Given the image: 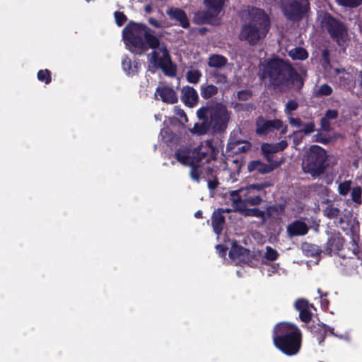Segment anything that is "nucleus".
<instances>
[{"label":"nucleus","mask_w":362,"mask_h":362,"mask_svg":"<svg viewBox=\"0 0 362 362\" xmlns=\"http://www.w3.org/2000/svg\"><path fill=\"white\" fill-rule=\"evenodd\" d=\"M298 107V103L294 100H290L287 102L285 106V113L287 116H292V112L295 111Z\"/></svg>","instance_id":"nucleus-45"},{"label":"nucleus","mask_w":362,"mask_h":362,"mask_svg":"<svg viewBox=\"0 0 362 362\" xmlns=\"http://www.w3.org/2000/svg\"><path fill=\"white\" fill-rule=\"evenodd\" d=\"M202 123H195L191 132L197 135H204L211 129L209 119H201Z\"/></svg>","instance_id":"nucleus-31"},{"label":"nucleus","mask_w":362,"mask_h":362,"mask_svg":"<svg viewBox=\"0 0 362 362\" xmlns=\"http://www.w3.org/2000/svg\"><path fill=\"white\" fill-rule=\"evenodd\" d=\"M225 222V216L223 215L222 208L214 210L211 216V226L216 235H219L222 233Z\"/></svg>","instance_id":"nucleus-21"},{"label":"nucleus","mask_w":362,"mask_h":362,"mask_svg":"<svg viewBox=\"0 0 362 362\" xmlns=\"http://www.w3.org/2000/svg\"><path fill=\"white\" fill-rule=\"evenodd\" d=\"M252 148V144L250 141L246 140H235L230 138L226 146V150L228 152L233 153H246L250 151Z\"/></svg>","instance_id":"nucleus-16"},{"label":"nucleus","mask_w":362,"mask_h":362,"mask_svg":"<svg viewBox=\"0 0 362 362\" xmlns=\"http://www.w3.org/2000/svg\"><path fill=\"white\" fill-rule=\"evenodd\" d=\"M339 5L349 7L356 8L362 4V0H337Z\"/></svg>","instance_id":"nucleus-43"},{"label":"nucleus","mask_w":362,"mask_h":362,"mask_svg":"<svg viewBox=\"0 0 362 362\" xmlns=\"http://www.w3.org/2000/svg\"><path fill=\"white\" fill-rule=\"evenodd\" d=\"M332 87L327 84H322L315 92L316 97L329 96L332 93Z\"/></svg>","instance_id":"nucleus-39"},{"label":"nucleus","mask_w":362,"mask_h":362,"mask_svg":"<svg viewBox=\"0 0 362 362\" xmlns=\"http://www.w3.org/2000/svg\"><path fill=\"white\" fill-rule=\"evenodd\" d=\"M156 95H158L162 101L168 104H175L178 100L176 92L172 88L168 86L157 87Z\"/></svg>","instance_id":"nucleus-19"},{"label":"nucleus","mask_w":362,"mask_h":362,"mask_svg":"<svg viewBox=\"0 0 362 362\" xmlns=\"http://www.w3.org/2000/svg\"><path fill=\"white\" fill-rule=\"evenodd\" d=\"M238 211L245 216H252L260 218L263 223H266L265 214L264 211L258 208L248 209L245 206H242L241 208L238 209Z\"/></svg>","instance_id":"nucleus-27"},{"label":"nucleus","mask_w":362,"mask_h":362,"mask_svg":"<svg viewBox=\"0 0 362 362\" xmlns=\"http://www.w3.org/2000/svg\"><path fill=\"white\" fill-rule=\"evenodd\" d=\"M337 226L345 232L350 230L353 235H354L356 230V226L351 223V217L347 215H344L339 218Z\"/></svg>","instance_id":"nucleus-30"},{"label":"nucleus","mask_w":362,"mask_h":362,"mask_svg":"<svg viewBox=\"0 0 362 362\" xmlns=\"http://www.w3.org/2000/svg\"><path fill=\"white\" fill-rule=\"evenodd\" d=\"M295 308L297 310L300 311L309 308L308 300L305 299H298L295 303Z\"/></svg>","instance_id":"nucleus-51"},{"label":"nucleus","mask_w":362,"mask_h":362,"mask_svg":"<svg viewBox=\"0 0 362 362\" xmlns=\"http://www.w3.org/2000/svg\"><path fill=\"white\" fill-rule=\"evenodd\" d=\"M263 157L265 158V160L267 161V165H272V164H276L277 165V168L281 166L282 163L284 162V160L281 159V160H276L274 159V153H271L268 155L263 156Z\"/></svg>","instance_id":"nucleus-52"},{"label":"nucleus","mask_w":362,"mask_h":362,"mask_svg":"<svg viewBox=\"0 0 362 362\" xmlns=\"http://www.w3.org/2000/svg\"><path fill=\"white\" fill-rule=\"evenodd\" d=\"M312 317L313 314L309 310V308L299 311L300 320L305 323L310 322L312 320Z\"/></svg>","instance_id":"nucleus-49"},{"label":"nucleus","mask_w":362,"mask_h":362,"mask_svg":"<svg viewBox=\"0 0 362 362\" xmlns=\"http://www.w3.org/2000/svg\"><path fill=\"white\" fill-rule=\"evenodd\" d=\"M321 57H322V61L325 64H330V52H329L328 49H324L322 51Z\"/></svg>","instance_id":"nucleus-55"},{"label":"nucleus","mask_w":362,"mask_h":362,"mask_svg":"<svg viewBox=\"0 0 362 362\" xmlns=\"http://www.w3.org/2000/svg\"><path fill=\"white\" fill-rule=\"evenodd\" d=\"M263 77L268 78L269 84L275 88L296 86L300 91L304 86V80L288 60L278 57L265 62L262 70Z\"/></svg>","instance_id":"nucleus-1"},{"label":"nucleus","mask_w":362,"mask_h":362,"mask_svg":"<svg viewBox=\"0 0 362 362\" xmlns=\"http://www.w3.org/2000/svg\"><path fill=\"white\" fill-rule=\"evenodd\" d=\"M229 257L236 262L237 264L252 263L254 255L249 249L238 245L235 241L232 243L231 249L229 251Z\"/></svg>","instance_id":"nucleus-12"},{"label":"nucleus","mask_w":362,"mask_h":362,"mask_svg":"<svg viewBox=\"0 0 362 362\" xmlns=\"http://www.w3.org/2000/svg\"><path fill=\"white\" fill-rule=\"evenodd\" d=\"M160 136L168 145H170L177 141V135L168 128L161 129Z\"/></svg>","instance_id":"nucleus-34"},{"label":"nucleus","mask_w":362,"mask_h":362,"mask_svg":"<svg viewBox=\"0 0 362 362\" xmlns=\"http://www.w3.org/2000/svg\"><path fill=\"white\" fill-rule=\"evenodd\" d=\"M271 186L272 183L270 181L248 185L245 187V202L250 206L260 204L263 201L262 197L266 194L265 189Z\"/></svg>","instance_id":"nucleus-10"},{"label":"nucleus","mask_w":362,"mask_h":362,"mask_svg":"<svg viewBox=\"0 0 362 362\" xmlns=\"http://www.w3.org/2000/svg\"><path fill=\"white\" fill-rule=\"evenodd\" d=\"M282 127V121L278 119L267 120L263 116H259L255 120V133L259 136H266Z\"/></svg>","instance_id":"nucleus-11"},{"label":"nucleus","mask_w":362,"mask_h":362,"mask_svg":"<svg viewBox=\"0 0 362 362\" xmlns=\"http://www.w3.org/2000/svg\"><path fill=\"white\" fill-rule=\"evenodd\" d=\"M303 248L307 252V255L310 257H315L320 254L318 248L315 245L304 243Z\"/></svg>","instance_id":"nucleus-42"},{"label":"nucleus","mask_w":362,"mask_h":362,"mask_svg":"<svg viewBox=\"0 0 362 362\" xmlns=\"http://www.w3.org/2000/svg\"><path fill=\"white\" fill-rule=\"evenodd\" d=\"M317 293L320 294V296L321 298H322L323 296H327V293H324L320 288L317 289Z\"/></svg>","instance_id":"nucleus-64"},{"label":"nucleus","mask_w":362,"mask_h":362,"mask_svg":"<svg viewBox=\"0 0 362 362\" xmlns=\"http://www.w3.org/2000/svg\"><path fill=\"white\" fill-rule=\"evenodd\" d=\"M340 213V209L337 207H334L332 204L328 205L323 210L324 215L329 219L337 218L339 216Z\"/></svg>","instance_id":"nucleus-35"},{"label":"nucleus","mask_w":362,"mask_h":362,"mask_svg":"<svg viewBox=\"0 0 362 362\" xmlns=\"http://www.w3.org/2000/svg\"><path fill=\"white\" fill-rule=\"evenodd\" d=\"M228 63V59L223 55L211 54L207 64L209 67L221 69Z\"/></svg>","instance_id":"nucleus-29"},{"label":"nucleus","mask_w":362,"mask_h":362,"mask_svg":"<svg viewBox=\"0 0 362 362\" xmlns=\"http://www.w3.org/2000/svg\"><path fill=\"white\" fill-rule=\"evenodd\" d=\"M339 116V112L337 110L329 109L325 113V116L320 119V127L321 129L325 132H329L331 129L330 127V119H336Z\"/></svg>","instance_id":"nucleus-26"},{"label":"nucleus","mask_w":362,"mask_h":362,"mask_svg":"<svg viewBox=\"0 0 362 362\" xmlns=\"http://www.w3.org/2000/svg\"><path fill=\"white\" fill-rule=\"evenodd\" d=\"M181 92V100L186 106L193 107L197 104L199 96L197 90L193 87L185 86Z\"/></svg>","instance_id":"nucleus-18"},{"label":"nucleus","mask_w":362,"mask_h":362,"mask_svg":"<svg viewBox=\"0 0 362 362\" xmlns=\"http://www.w3.org/2000/svg\"><path fill=\"white\" fill-rule=\"evenodd\" d=\"M315 131V124L314 122H310L304 124L303 129L300 130V132L305 134H310Z\"/></svg>","instance_id":"nucleus-53"},{"label":"nucleus","mask_w":362,"mask_h":362,"mask_svg":"<svg viewBox=\"0 0 362 362\" xmlns=\"http://www.w3.org/2000/svg\"><path fill=\"white\" fill-rule=\"evenodd\" d=\"M275 210L276 209V207L274 206H269L267 209V211H264V214H265V218H266V221L269 218H271L272 217V213L271 211V210Z\"/></svg>","instance_id":"nucleus-61"},{"label":"nucleus","mask_w":362,"mask_h":362,"mask_svg":"<svg viewBox=\"0 0 362 362\" xmlns=\"http://www.w3.org/2000/svg\"><path fill=\"white\" fill-rule=\"evenodd\" d=\"M245 188H240L237 190H233L230 192V200L234 211H238V208L247 204L244 200Z\"/></svg>","instance_id":"nucleus-25"},{"label":"nucleus","mask_w":362,"mask_h":362,"mask_svg":"<svg viewBox=\"0 0 362 362\" xmlns=\"http://www.w3.org/2000/svg\"><path fill=\"white\" fill-rule=\"evenodd\" d=\"M167 13L170 19L178 21L180 25L183 28H187L189 27V21L186 13L182 9L179 8H171L168 11Z\"/></svg>","instance_id":"nucleus-23"},{"label":"nucleus","mask_w":362,"mask_h":362,"mask_svg":"<svg viewBox=\"0 0 362 362\" xmlns=\"http://www.w3.org/2000/svg\"><path fill=\"white\" fill-rule=\"evenodd\" d=\"M215 148L211 146L210 141L206 142V146L199 145L192 151L193 162L199 164L209 163L215 158L214 155Z\"/></svg>","instance_id":"nucleus-13"},{"label":"nucleus","mask_w":362,"mask_h":362,"mask_svg":"<svg viewBox=\"0 0 362 362\" xmlns=\"http://www.w3.org/2000/svg\"><path fill=\"white\" fill-rule=\"evenodd\" d=\"M218 88L212 84H203L200 88V94L204 99H209L218 93Z\"/></svg>","instance_id":"nucleus-32"},{"label":"nucleus","mask_w":362,"mask_h":362,"mask_svg":"<svg viewBox=\"0 0 362 362\" xmlns=\"http://www.w3.org/2000/svg\"><path fill=\"white\" fill-rule=\"evenodd\" d=\"M333 328H329L325 324H317L311 327V332L316 338L319 344H321L325 341L328 331L333 334Z\"/></svg>","instance_id":"nucleus-24"},{"label":"nucleus","mask_w":362,"mask_h":362,"mask_svg":"<svg viewBox=\"0 0 362 362\" xmlns=\"http://www.w3.org/2000/svg\"><path fill=\"white\" fill-rule=\"evenodd\" d=\"M150 54L149 62L156 68H159L163 74L169 77H175L177 74V66L172 61L170 52L164 42L153 49Z\"/></svg>","instance_id":"nucleus-8"},{"label":"nucleus","mask_w":362,"mask_h":362,"mask_svg":"<svg viewBox=\"0 0 362 362\" xmlns=\"http://www.w3.org/2000/svg\"><path fill=\"white\" fill-rule=\"evenodd\" d=\"M174 112L176 115L179 116L180 118H184L185 120H187V117L185 111L180 106L174 107Z\"/></svg>","instance_id":"nucleus-56"},{"label":"nucleus","mask_w":362,"mask_h":362,"mask_svg":"<svg viewBox=\"0 0 362 362\" xmlns=\"http://www.w3.org/2000/svg\"><path fill=\"white\" fill-rule=\"evenodd\" d=\"M247 170L249 173L256 171L261 175L269 174L277 168L276 164L267 165L261 160H253L248 163Z\"/></svg>","instance_id":"nucleus-15"},{"label":"nucleus","mask_w":362,"mask_h":362,"mask_svg":"<svg viewBox=\"0 0 362 362\" xmlns=\"http://www.w3.org/2000/svg\"><path fill=\"white\" fill-rule=\"evenodd\" d=\"M252 16L247 23L242 25L239 39L254 46L267 36L270 29V21L264 11L261 8L255 9Z\"/></svg>","instance_id":"nucleus-4"},{"label":"nucleus","mask_w":362,"mask_h":362,"mask_svg":"<svg viewBox=\"0 0 362 362\" xmlns=\"http://www.w3.org/2000/svg\"><path fill=\"white\" fill-rule=\"evenodd\" d=\"M194 216H195L196 218H203L202 211H197L194 214Z\"/></svg>","instance_id":"nucleus-63"},{"label":"nucleus","mask_w":362,"mask_h":362,"mask_svg":"<svg viewBox=\"0 0 362 362\" xmlns=\"http://www.w3.org/2000/svg\"><path fill=\"white\" fill-rule=\"evenodd\" d=\"M351 183L352 182L351 180H345L341 182L338 186L339 194L342 196L347 195L351 190Z\"/></svg>","instance_id":"nucleus-40"},{"label":"nucleus","mask_w":362,"mask_h":362,"mask_svg":"<svg viewBox=\"0 0 362 362\" xmlns=\"http://www.w3.org/2000/svg\"><path fill=\"white\" fill-rule=\"evenodd\" d=\"M122 66L124 71L128 75L133 76L139 72V66L138 62H132L131 59L126 56L122 59Z\"/></svg>","instance_id":"nucleus-28"},{"label":"nucleus","mask_w":362,"mask_h":362,"mask_svg":"<svg viewBox=\"0 0 362 362\" xmlns=\"http://www.w3.org/2000/svg\"><path fill=\"white\" fill-rule=\"evenodd\" d=\"M207 11L204 13V18L216 17L222 11L224 0H204Z\"/></svg>","instance_id":"nucleus-17"},{"label":"nucleus","mask_w":362,"mask_h":362,"mask_svg":"<svg viewBox=\"0 0 362 362\" xmlns=\"http://www.w3.org/2000/svg\"><path fill=\"white\" fill-rule=\"evenodd\" d=\"M288 56L293 60H305L308 57V52L305 49L297 47L288 52Z\"/></svg>","instance_id":"nucleus-33"},{"label":"nucleus","mask_w":362,"mask_h":362,"mask_svg":"<svg viewBox=\"0 0 362 362\" xmlns=\"http://www.w3.org/2000/svg\"><path fill=\"white\" fill-rule=\"evenodd\" d=\"M288 117L289 124L291 126H294V127H297L302 126V121L300 118H294V117H292L291 116H288Z\"/></svg>","instance_id":"nucleus-58"},{"label":"nucleus","mask_w":362,"mask_h":362,"mask_svg":"<svg viewBox=\"0 0 362 362\" xmlns=\"http://www.w3.org/2000/svg\"><path fill=\"white\" fill-rule=\"evenodd\" d=\"M187 166L191 167L190 176L194 180L199 182L200 177L202 174V171L200 169V165L194 162H192V165H187Z\"/></svg>","instance_id":"nucleus-38"},{"label":"nucleus","mask_w":362,"mask_h":362,"mask_svg":"<svg viewBox=\"0 0 362 362\" xmlns=\"http://www.w3.org/2000/svg\"><path fill=\"white\" fill-rule=\"evenodd\" d=\"M309 9V3L305 0H291L282 7L284 16L293 22L303 20Z\"/></svg>","instance_id":"nucleus-9"},{"label":"nucleus","mask_w":362,"mask_h":362,"mask_svg":"<svg viewBox=\"0 0 362 362\" xmlns=\"http://www.w3.org/2000/svg\"><path fill=\"white\" fill-rule=\"evenodd\" d=\"M211 76L215 78L216 83L226 84L228 83V78L225 74L214 71L211 73Z\"/></svg>","instance_id":"nucleus-46"},{"label":"nucleus","mask_w":362,"mask_h":362,"mask_svg":"<svg viewBox=\"0 0 362 362\" xmlns=\"http://www.w3.org/2000/svg\"><path fill=\"white\" fill-rule=\"evenodd\" d=\"M220 257H225L227 254L228 247L223 244H218L216 247Z\"/></svg>","instance_id":"nucleus-54"},{"label":"nucleus","mask_w":362,"mask_h":362,"mask_svg":"<svg viewBox=\"0 0 362 362\" xmlns=\"http://www.w3.org/2000/svg\"><path fill=\"white\" fill-rule=\"evenodd\" d=\"M261 153L262 156L276 153L277 150H275L274 145H272L267 143H264L261 146Z\"/></svg>","instance_id":"nucleus-48"},{"label":"nucleus","mask_w":362,"mask_h":362,"mask_svg":"<svg viewBox=\"0 0 362 362\" xmlns=\"http://www.w3.org/2000/svg\"><path fill=\"white\" fill-rule=\"evenodd\" d=\"M321 27L339 47H344L349 40L346 25L329 13H325L321 20Z\"/></svg>","instance_id":"nucleus-7"},{"label":"nucleus","mask_w":362,"mask_h":362,"mask_svg":"<svg viewBox=\"0 0 362 362\" xmlns=\"http://www.w3.org/2000/svg\"><path fill=\"white\" fill-rule=\"evenodd\" d=\"M37 77L40 81L44 82L47 85L52 81L51 71L47 69L40 70L37 72Z\"/></svg>","instance_id":"nucleus-37"},{"label":"nucleus","mask_w":362,"mask_h":362,"mask_svg":"<svg viewBox=\"0 0 362 362\" xmlns=\"http://www.w3.org/2000/svg\"><path fill=\"white\" fill-rule=\"evenodd\" d=\"M308 230L307 224L300 220L294 221L287 226V233L291 237L305 235Z\"/></svg>","instance_id":"nucleus-20"},{"label":"nucleus","mask_w":362,"mask_h":362,"mask_svg":"<svg viewBox=\"0 0 362 362\" xmlns=\"http://www.w3.org/2000/svg\"><path fill=\"white\" fill-rule=\"evenodd\" d=\"M148 23L151 25L154 26L155 28H160V23H159V21L157 19L154 18H152V17L149 18H148Z\"/></svg>","instance_id":"nucleus-62"},{"label":"nucleus","mask_w":362,"mask_h":362,"mask_svg":"<svg viewBox=\"0 0 362 362\" xmlns=\"http://www.w3.org/2000/svg\"><path fill=\"white\" fill-rule=\"evenodd\" d=\"M202 74L199 69L189 70L186 74V78L189 83L197 84L200 81Z\"/></svg>","instance_id":"nucleus-36"},{"label":"nucleus","mask_w":362,"mask_h":362,"mask_svg":"<svg viewBox=\"0 0 362 362\" xmlns=\"http://www.w3.org/2000/svg\"><path fill=\"white\" fill-rule=\"evenodd\" d=\"M252 96V91L249 89L241 90L238 91L237 98L239 100L247 101Z\"/></svg>","instance_id":"nucleus-47"},{"label":"nucleus","mask_w":362,"mask_h":362,"mask_svg":"<svg viewBox=\"0 0 362 362\" xmlns=\"http://www.w3.org/2000/svg\"><path fill=\"white\" fill-rule=\"evenodd\" d=\"M218 185V181L217 180V179H214V180H209L208 181V187L209 189H216Z\"/></svg>","instance_id":"nucleus-60"},{"label":"nucleus","mask_w":362,"mask_h":362,"mask_svg":"<svg viewBox=\"0 0 362 362\" xmlns=\"http://www.w3.org/2000/svg\"><path fill=\"white\" fill-rule=\"evenodd\" d=\"M288 146V142L286 140H281L280 142L274 145L275 150H277V152L284 151Z\"/></svg>","instance_id":"nucleus-57"},{"label":"nucleus","mask_w":362,"mask_h":362,"mask_svg":"<svg viewBox=\"0 0 362 362\" xmlns=\"http://www.w3.org/2000/svg\"><path fill=\"white\" fill-rule=\"evenodd\" d=\"M122 37L132 52L143 53L159 46L160 39L155 30L146 25L134 21L129 22L122 30Z\"/></svg>","instance_id":"nucleus-2"},{"label":"nucleus","mask_w":362,"mask_h":362,"mask_svg":"<svg viewBox=\"0 0 362 362\" xmlns=\"http://www.w3.org/2000/svg\"><path fill=\"white\" fill-rule=\"evenodd\" d=\"M344 240L340 233H332L326 243V252L329 254L332 252L337 253L343 248Z\"/></svg>","instance_id":"nucleus-14"},{"label":"nucleus","mask_w":362,"mask_h":362,"mask_svg":"<svg viewBox=\"0 0 362 362\" xmlns=\"http://www.w3.org/2000/svg\"><path fill=\"white\" fill-rule=\"evenodd\" d=\"M174 156L179 163L184 165H192V151L187 146H181L178 148L175 151Z\"/></svg>","instance_id":"nucleus-22"},{"label":"nucleus","mask_w":362,"mask_h":362,"mask_svg":"<svg viewBox=\"0 0 362 362\" xmlns=\"http://www.w3.org/2000/svg\"><path fill=\"white\" fill-rule=\"evenodd\" d=\"M279 257V253L277 250L272 248L270 246H267L266 247V252L264 253V258L269 261H274Z\"/></svg>","instance_id":"nucleus-44"},{"label":"nucleus","mask_w":362,"mask_h":362,"mask_svg":"<svg viewBox=\"0 0 362 362\" xmlns=\"http://www.w3.org/2000/svg\"><path fill=\"white\" fill-rule=\"evenodd\" d=\"M236 107H239V110L243 111H251L255 109V107L252 103L238 104Z\"/></svg>","instance_id":"nucleus-59"},{"label":"nucleus","mask_w":362,"mask_h":362,"mask_svg":"<svg viewBox=\"0 0 362 362\" xmlns=\"http://www.w3.org/2000/svg\"><path fill=\"white\" fill-rule=\"evenodd\" d=\"M327 156L325 150L317 145L312 146L308 152L302 168L305 173L313 177L320 176L325 173L327 166Z\"/></svg>","instance_id":"nucleus-6"},{"label":"nucleus","mask_w":362,"mask_h":362,"mask_svg":"<svg viewBox=\"0 0 362 362\" xmlns=\"http://www.w3.org/2000/svg\"><path fill=\"white\" fill-rule=\"evenodd\" d=\"M115 18L116 23L119 26H122L127 20L125 14L121 11H116L115 13Z\"/></svg>","instance_id":"nucleus-50"},{"label":"nucleus","mask_w":362,"mask_h":362,"mask_svg":"<svg viewBox=\"0 0 362 362\" xmlns=\"http://www.w3.org/2000/svg\"><path fill=\"white\" fill-rule=\"evenodd\" d=\"M362 189L360 186L354 187L351 193V199L356 204H360L362 202L361 199Z\"/></svg>","instance_id":"nucleus-41"},{"label":"nucleus","mask_w":362,"mask_h":362,"mask_svg":"<svg viewBox=\"0 0 362 362\" xmlns=\"http://www.w3.org/2000/svg\"><path fill=\"white\" fill-rule=\"evenodd\" d=\"M230 114L226 106L221 103L202 107L197 111L199 119H209L214 133H222L226 131Z\"/></svg>","instance_id":"nucleus-5"},{"label":"nucleus","mask_w":362,"mask_h":362,"mask_svg":"<svg viewBox=\"0 0 362 362\" xmlns=\"http://www.w3.org/2000/svg\"><path fill=\"white\" fill-rule=\"evenodd\" d=\"M272 339L275 347L284 354L294 356L300 349L302 333L294 324L280 322L274 327Z\"/></svg>","instance_id":"nucleus-3"}]
</instances>
